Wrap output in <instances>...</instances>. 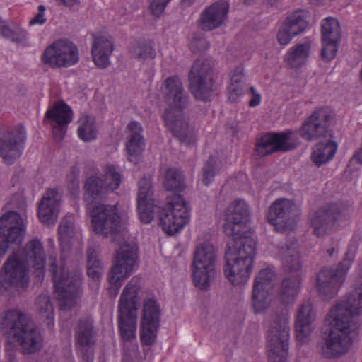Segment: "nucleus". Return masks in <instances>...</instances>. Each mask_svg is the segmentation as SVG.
<instances>
[{"label": "nucleus", "mask_w": 362, "mask_h": 362, "mask_svg": "<svg viewBox=\"0 0 362 362\" xmlns=\"http://www.w3.org/2000/svg\"><path fill=\"white\" fill-rule=\"evenodd\" d=\"M249 216L248 204L241 199L231 203L225 212L224 232L231 239L225 252L223 273L234 286L247 282L256 255V241L247 225Z\"/></svg>", "instance_id": "obj_1"}, {"label": "nucleus", "mask_w": 362, "mask_h": 362, "mask_svg": "<svg viewBox=\"0 0 362 362\" xmlns=\"http://www.w3.org/2000/svg\"><path fill=\"white\" fill-rule=\"evenodd\" d=\"M276 256L291 272L296 273L292 278L282 281L279 291V313L270 323L267 330V353L269 362H286L288 354L289 313L287 306L292 304L300 292L302 266L296 240L285 245L278 246Z\"/></svg>", "instance_id": "obj_2"}, {"label": "nucleus", "mask_w": 362, "mask_h": 362, "mask_svg": "<svg viewBox=\"0 0 362 362\" xmlns=\"http://www.w3.org/2000/svg\"><path fill=\"white\" fill-rule=\"evenodd\" d=\"M58 236L62 246L59 258L50 255L48 259V272L54 283V292L62 310H69L76 305L80 295L81 273L79 270H69L66 252L74 243H80L81 232L74 225L72 215L66 216L58 226Z\"/></svg>", "instance_id": "obj_3"}, {"label": "nucleus", "mask_w": 362, "mask_h": 362, "mask_svg": "<svg viewBox=\"0 0 362 362\" xmlns=\"http://www.w3.org/2000/svg\"><path fill=\"white\" fill-rule=\"evenodd\" d=\"M45 253L38 238L28 241L22 249L12 252L0 269V290L8 292L27 289L30 283V267L35 269L38 281L45 273Z\"/></svg>", "instance_id": "obj_4"}, {"label": "nucleus", "mask_w": 362, "mask_h": 362, "mask_svg": "<svg viewBox=\"0 0 362 362\" xmlns=\"http://www.w3.org/2000/svg\"><path fill=\"white\" fill-rule=\"evenodd\" d=\"M160 91L168 106L163 114L166 127L182 144H193L196 141L195 132L182 113L187 106L188 96L184 91L180 78L177 76L168 77L163 82Z\"/></svg>", "instance_id": "obj_5"}, {"label": "nucleus", "mask_w": 362, "mask_h": 362, "mask_svg": "<svg viewBox=\"0 0 362 362\" xmlns=\"http://www.w3.org/2000/svg\"><path fill=\"white\" fill-rule=\"evenodd\" d=\"M108 193L100 175L87 178L84 185V201L91 218L93 230L105 237L117 233L122 228V220L118 213L117 204L110 205L94 202L106 199Z\"/></svg>", "instance_id": "obj_6"}, {"label": "nucleus", "mask_w": 362, "mask_h": 362, "mask_svg": "<svg viewBox=\"0 0 362 362\" xmlns=\"http://www.w3.org/2000/svg\"><path fill=\"white\" fill-rule=\"evenodd\" d=\"M326 320L331 328L324 333L322 340L317 345V350L325 358H337L349 352L357 328L347 321L340 322L328 316Z\"/></svg>", "instance_id": "obj_7"}, {"label": "nucleus", "mask_w": 362, "mask_h": 362, "mask_svg": "<svg viewBox=\"0 0 362 362\" xmlns=\"http://www.w3.org/2000/svg\"><path fill=\"white\" fill-rule=\"evenodd\" d=\"M2 325L8 329L9 336L20 344L24 354H32L41 348L42 338L40 332L25 314L16 310H8L3 319Z\"/></svg>", "instance_id": "obj_8"}, {"label": "nucleus", "mask_w": 362, "mask_h": 362, "mask_svg": "<svg viewBox=\"0 0 362 362\" xmlns=\"http://www.w3.org/2000/svg\"><path fill=\"white\" fill-rule=\"evenodd\" d=\"M356 254V247L350 246L336 270L323 268L320 271L316 277V288L320 296L330 298L337 295L355 259Z\"/></svg>", "instance_id": "obj_9"}, {"label": "nucleus", "mask_w": 362, "mask_h": 362, "mask_svg": "<svg viewBox=\"0 0 362 362\" xmlns=\"http://www.w3.org/2000/svg\"><path fill=\"white\" fill-rule=\"evenodd\" d=\"M275 273L272 268H265L258 273L255 279L252 295V306L255 313H263L269 309L274 313L270 320L267 322L268 330L270 323L279 313L281 307L276 300H274L271 291L274 286Z\"/></svg>", "instance_id": "obj_10"}, {"label": "nucleus", "mask_w": 362, "mask_h": 362, "mask_svg": "<svg viewBox=\"0 0 362 362\" xmlns=\"http://www.w3.org/2000/svg\"><path fill=\"white\" fill-rule=\"evenodd\" d=\"M216 252L209 243L197 246L193 258L192 277L196 287L206 290L216 276Z\"/></svg>", "instance_id": "obj_11"}, {"label": "nucleus", "mask_w": 362, "mask_h": 362, "mask_svg": "<svg viewBox=\"0 0 362 362\" xmlns=\"http://www.w3.org/2000/svg\"><path fill=\"white\" fill-rule=\"evenodd\" d=\"M138 254L135 245L122 244L116 251L113 265L108 274L109 292L116 296L123 281L137 268Z\"/></svg>", "instance_id": "obj_12"}, {"label": "nucleus", "mask_w": 362, "mask_h": 362, "mask_svg": "<svg viewBox=\"0 0 362 362\" xmlns=\"http://www.w3.org/2000/svg\"><path fill=\"white\" fill-rule=\"evenodd\" d=\"M190 220V207L180 194L168 198L159 214V224L167 234L173 235L181 231Z\"/></svg>", "instance_id": "obj_13"}, {"label": "nucleus", "mask_w": 362, "mask_h": 362, "mask_svg": "<svg viewBox=\"0 0 362 362\" xmlns=\"http://www.w3.org/2000/svg\"><path fill=\"white\" fill-rule=\"evenodd\" d=\"M346 298L332 308L328 317L340 322H349L357 328L355 318L362 315V274L356 276Z\"/></svg>", "instance_id": "obj_14"}, {"label": "nucleus", "mask_w": 362, "mask_h": 362, "mask_svg": "<svg viewBox=\"0 0 362 362\" xmlns=\"http://www.w3.org/2000/svg\"><path fill=\"white\" fill-rule=\"evenodd\" d=\"M189 90L197 100L205 101L210 98L214 78L211 62L206 59H197L189 73Z\"/></svg>", "instance_id": "obj_15"}, {"label": "nucleus", "mask_w": 362, "mask_h": 362, "mask_svg": "<svg viewBox=\"0 0 362 362\" xmlns=\"http://www.w3.org/2000/svg\"><path fill=\"white\" fill-rule=\"evenodd\" d=\"M160 321V307L153 296L145 297L141 304L140 340L143 346L153 345L157 339Z\"/></svg>", "instance_id": "obj_16"}, {"label": "nucleus", "mask_w": 362, "mask_h": 362, "mask_svg": "<svg viewBox=\"0 0 362 362\" xmlns=\"http://www.w3.org/2000/svg\"><path fill=\"white\" fill-rule=\"evenodd\" d=\"M79 54L77 47L67 40H59L44 50L41 61L50 68H66L78 63Z\"/></svg>", "instance_id": "obj_17"}, {"label": "nucleus", "mask_w": 362, "mask_h": 362, "mask_svg": "<svg viewBox=\"0 0 362 362\" xmlns=\"http://www.w3.org/2000/svg\"><path fill=\"white\" fill-rule=\"evenodd\" d=\"M298 216V209L293 201L280 198L271 204L267 218L276 231L283 233L295 229Z\"/></svg>", "instance_id": "obj_18"}, {"label": "nucleus", "mask_w": 362, "mask_h": 362, "mask_svg": "<svg viewBox=\"0 0 362 362\" xmlns=\"http://www.w3.org/2000/svg\"><path fill=\"white\" fill-rule=\"evenodd\" d=\"M25 227L19 214L8 211L0 218V256H4L11 244L22 243Z\"/></svg>", "instance_id": "obj_19"}, {"label": "nucleus", "mask_w": 362, "mask_h": 362, "mask_svg": "<svg viewBox=\"0 0 362 362\" xmlns=\"http://www.w3.org/2000/svg\"><path fill=\"white\" fill-rule=\"evenodd\" d=\"M351 208L342 204H333L317 210L310 216L313 231L317 236H322L334 227L335 223L348 218Z\"/></svg>", "instance_id": "obj_20"}, {"label": "nucleus", "mask_w": 362, "mask_h": 362, "mask_svg": "<svg viewBox=\"0 0 362 362\" xmlns=\"http://www.w3.org/2000/svg\"><path fill=\"white\" fill-rule=\"evenodd\" d=\"M298 144L299 139L295 132L268 133L257 141L255 151L258 156L263 157L274 152L294 149Z\"/></svg>", "instance_id": "obj_21"}, {"label": "nucleus", "mask_w": 362, "mask_h": 362, "mask_svg": "<svg viewBox=\"0 0 362 362\" xmlns=\"http://www.w3.org/2000/svg\"><path fill=\"white\" fill-rule=\"evenodd\" d=\"M25 131L21 126L15 127L0 134V157L6 165L13 164L24 149Z\"/></svg>", "instance_id": "obj_22"}, {"label": "nucleus", "mask_w": 362, "mask_h": 362, "mask_svg": "<svg viewBox=\"0 0 362 362\" xmlns=\"http://www.w3.org/2000/svg\"><path fill=\"white\" fill-rule=\"evenodd\" d=\"M332 114L328 107L315 110L303 123L299 134L303 139L310 141L329 136V127Z\"/></svg>", "instance_id": "obj_23"}, {"label": "nucleus", "mask_w": 362, "mask_h": 362, "mask_svg": "<svg viewBox=\"0 0 362 362\" xmlns=\"http://www.w3.org/2000/svg\"><path fill=\"white\" fill-rule=\"evenodd\" d=\"M96 332L93 320L86 317L81 319L75 330V346L78 356L85 362H93Z\"/></svg>", "instance_id": "obj_24"}, {"label": "nucleus", "mask_w": 362, "mask_h": 362, "mask_svg": "<svg viewBox=\"0 0 362 362\" xmlns=\"http://www.w3.org/2000/svg\"><path fill=\"white\" fill-rule=\"evenodd\" d=\"M137 197V211L140 221L145 224L150 223L155 215L161 212L162 206L151 198V179L150 175H144L139 181Z\"/></svg>", "instance_id": "obj_25"}, {"label": "nucleus", "mask_w": 362, "mask_h": 362, "mask_svg": "<svg viewBox=\"0 0 362 362\" xmlns=\"http://www.w3.org/2000/svg\"><path fill=\"white\" fill-rule=\"evenodd\" d=\"M307 12L297 10L282 21L276 33V40L281 46H287L293 38L303 33L308 26Z\"/></svg>", "instance_id": "obj_26"}, {"label": "nucleus", "mask_w": 362, "mask_h": 362, "mask_svg": "<svg viewBox=\"0 0 362 362\" xmlns=\"http://www.w3.org/2000/svg\"><path fill=\"white\" fill-rule=\"evenodd\" d=\"M321 30V55L325 61L329 62L335 57L337 52L338 42L341 37L339 23L334 18H325L322 21Z\"/></svg>", "instance_id": "obj_27"}, {"label": "nucleus", "mask_w": 362, "mask_h": 362, "mask_svg": "<svg viewBox=\"0 0 362 362\" xmlns=\"http://www.w3.org/2000/svg\"><path fill=\"white\" fill-rule=\"evenodd\" d=\"M72 120V110L64 103H57L48 109L45 122L52 127V134L57 141H61L66 132L67 125Z\"/></svg>", "instance_id": "obj_28"}, {"label": "nucleus", "mask_w": 362, "mask_h": 362, "mask_svg": "<svg viewBox=\"0 0 362 362\" xmlns=\"http://www.w3.org/2000/svg\"><path fill=\"white\" fill-rule=\"evenodd\" d=\"M118 329L123 341V350L126 354H136L139 346L136 342L137 314L133 310L132 314L119 313Z\"/></svg>", "instance_id": "obj_29"}, {"label": "nucleus", "mask_w": 362, "mask_h": 362, "mask_svg": "<svg viewBox=\"0 0 362 362\" xmlns=\"http://www.w3.org/2000/svg\"><path fill=\"white\" fill-rule=\"evenodd\" d=\"M61 194L57 189H47L38 204L37 216L45 225H54L59 213Z\"/></svg>", "instance_id": "obj_30"}, {"label": "nucleus", "mask_w": 362, "mask_h": 362, "mask_svg": "<svg viewBox=\"0 0 362 362\" xmlns=\"http://www.w3.org/2000/svg\"><path fill=\"white\" fill-rule=\"evenodd\" d=\"M229 5L225 1H217L204 8L199 19V28L210 31L222 26L228 18Z\"/></svg>", "instance_id": "obj_31"}, {"label": "nucleus", "mask_w": 362, "mask_h": 362, "mask_svg": "<svg viewBox=\"0 0 362 362\" xmlns=\"http://www.w3.org/2000/svg\"><path fill=\"white\" fill-rule=\"evenodd\" d=\"M316 320V312L310 300L303 301L298 308L295 320L296 338L304 341L310 336Z\"/></svg>", "instance_id": "obj_32"}, {"label": "nucleus", "mask_w": 362, "mask_h": 362, "mask_svg": "<svg viewBox=\"0 0 362 362\" xmlns=\"http://www.w3.org/2000/svg\"><path fill=\"white\" fill-rule=\"evenodd\" d=\"M141 290L140 279L134 276L124 288L119 298L118 309L119 313L137 314V303Z\"/></svg>", "instance_id": "obj_33"}, {"label": "nucleus", "mask_w": 362, "mask_h": 362, "mask_svg": "<svg viewBox=\"0 0 362 362\" xmlns=\"http://www.w3.org/2000/svg\"><path fill=\"white\" fill-rule=\"evenodd\" d=\"M129 133V139L126 144V149L128 153V160L136 163L139 155L144 149V141L142 136L143 128L141 124L136 121H132L127 125Z\"/></svg>", "instance_id": "obj_34"}, {"label": "nucleus", "mask_w": 362, "mask_h": 362, "mask_svg": "<svg viewBox=\"0 0 362 362\" xmlns=\"http://www.w3.org/2000/svg\"><path fill=\"white\" fill-rule=\"evenodd\" d=\"M311 41L305 40L291 47L286 52L284 60L291 69H300L306 64L311 52Z\"/></svg>", "instance_id": "obj_35"}, {"label": "nucleus", "mask_w": 362, "mask_h": 362, "mask_svg": "<svg viewBox=\"0 0 362 362\" xmlns=\"http://www.w3.org/2000/svg\"><path fill=\"white\" fill-rule=\"evenodd\" d=\"M113 51V43L111 38L105 36L95 37L91 54L95 66L100 69H105L110 64V56Z\"/></svg>", "instance_id": "obj_36"}, {"label": "nucleus", "mask_w": 362, "mask_h": 362, "mask_svg": "<svg viewBox=\"0 0 362 362\" xmlns=\"http://www.w3.org/2000/svg\"><path fill=\"white\" fill-rule=\"evenodd\" d=\"M245 78L242 65L235 67L231 74L230 83L227 86V94L231 102H235L244 93Z\"/></svg>", "instance_id": "obj_37"}, {"label": "nucleus", "mask_w": 362, "mask_h": 362, "mask_svg": "<svg viewBox=\"0 0 362 362\" xmlns=\"http://www.w3.org/2000/svg\"><path fill=\"white\" fill-rule=\"evenodd\" d=\"M103 273V268L98 259V252L93 247H89L87 250V274L91 279L90 286L92 289H98Z\"/></svg>", "instance_id": "obj_38"}, {"label": "nucleus", "mask_w": 362, "mask_h": 362, "mask_svg": "<svg viewBox=\"0 0 362 362\" xmlns=\"http://www.w3.org/2000/svg\"><path fill=\"white\" fill-rule=\"evenodd\" d=\"M337 151V145L334 141H329L326 143H319L313 148L312 160L317 166H320L330 161Z\"/></svg>", "instance_id": "obj_39"}, {"label": "nucleus", "mask_w": 362, "mask_h": 362, "mask_svg": "<svg viewBox=\"0 0 362 362\" xmlns=\"http://www.w3.org/2000/svg\"><path fill=\"white\" fill-rule=\"evenodd\" d=\"M78 137L84 142H91L97 139L98 129L95 119L91 116H84L78 122Z\"/></svg>", "instance_id": "obj_40"}, {"label": "nucleus", "mask_w": 362, "mask_h": 362, "mask_svg": "<svg viewBox=\"0 0 362 362\" xmlns=\"http://www.w3.org/2000/svg\"><path fill=\"white\" fill-rule=\"evenodd\" d=\"M100 176L108 194L114 192L121 185V175L116 170L115 167L111 164H107L103 167V173Z\"/></svg>", "instance_id": "obj_41"}, {"label": "nucleus", "mask_w": 362, "mask_h": 362, "mask_svg": "<svg viewBox=\"0 0 362 362\" xmlns=\"http://www.w3.org/2000/svg\"><path fill=\"white\" fill-rule=\"evenodd\" d=\"M163 186L168 191H181L184 188V178L182 172L175 168L168 169L165 174Z\"/></svg>", "instance_id": "obj_42"}, {"label": "nucleus", "mask_w": 362, "mask_h": 362, "mask_svg": "<svg viewBox=\"0 0 362 362\" xmlns=\"http://www.w3.org/2000/svg\"><path fill=\"white\" fill-rule=\"evenodd\" d=\"M40 315L47 321L49 326L54 325V309L50 298L47 293L39 295L35 302Z\"/></svg>", "instance_id": "obj_43"}, {"label": "nucleus", "mask_w": 362, "mask_h": 362, "mask_svg": "<svg viewBox=\"0 0 362 362\" xmlns=\"http://www.w3.org/2000/svg\"><path fill=\"white\" fill-rule=\"evenodd\" d=\"M219 170L220 169L217 163V158L215 156H211L203 168V184L205 185H209L212 181L214 177L218 173Z\"/></svg>", "instance_id": "obj_44"}, {"label": "nucleus", "mask_w": 362, "mask_h": 362, "mask_svg": "<svg viewBox=\"0 0 362 362\" xmlns=\"http://www.w3.org/2000/svg\"><path fill=\"white\" fill-rule=\"evenodd\" d=\"M134 54L139 59L143 61L153 60L156 56L151 42L139 44L134 49Z\"/></svg>", "instance_id": "obj_45"}, {"label": "nucleus", "mask_w": 362, "mask_h": 362, "mask_svg": "<svg viewBox=\"0 0 362 362\" xmlns=\"http://www.w3.org/2000/svg\"><path fill=\"white\" fill-rule=\"evenodd\" d=\"M7 39L23 46L27 45L28 43V35L27 32L20 28L12 29V33Z\"/></svg>", "instance_id": "obj_46"}, {"label": "nucleus", "mask_w": 362, "mask_h": 362, "mask_svg": "<svg viewBox=\"0 0 362 362\" xmlns=\"http://www.w3.org/2000/svg\"><path fill=\"white\" fill-rule=\"evenodd\" d=\"M170 1L171 0H152L150 5L152 14L156 17L160 16Z\"/></svg>", "instance_id": "obj_47"}, {"label": "nucleus", "mask_w": 362, "mask_h": 362, "mask_svg": "<svg viewBox=\"0 0 362 362\" xmlns=\"http://www.w3.org/2000/svg\"><path fill=\"white\" fill-rule=\"evenodd\" d=\"M46 8L43 5H39L37 7V13L29 21L30 26L42 25L46 22L45 18Z\"/></svg>", "instance_id": "obj_48"}, {"label": "nucleus", "mask_w": 362, "mask_h": 362, "mask_svg": "<svg viewBox=\"0 0 362 362\" xmlns=\"http://www.w3.org/2000/svg\"><path fill=\"white\" fill-rule=\"evenodd\" d=\"M208 47L209 42L204 37H194L190 43V48L193 52H202Z\"/></svg>", "instance_id": "obj_49"}, {"label": "nucleus", "mask_w": 362, "mask_h": 362, "mask_svg": "<svg viewBox=\"0 0 362 362\" xmlns=\"http://www.w3.org/2000/svg\"><path fill=\"white\" fill-rule=\"evenodd\" d=\"M337 248V241L330 239L327 243H325L322 245V251L326 253L329 257H331Z\"/></svg>", "instance_id": "obj_50"}, {"label": "nucleus", "mask_w": 362, "mask_h": 362, "mask_svg": "<svg viewBox=\"0 0 362 362\" xmlns=\"http://www.w3.org/2000/svg\"><path fill=\"white\" fill-rule=\"evenodd\" d=\"M250 93L251 94L252 98L249 101V106L251 107H255L259 105L262 100L261 95L257 92V90L253 86H251L250 88Z\"/></svg>", "instance_id": "obj_51"}, {"label": "nucleus", "mask_w": 362, "mask_h": 362, "mask_svg": "<svg viewBox=\"0 0 362 362\" xmlns=\"http://www.w3.org/2000/svg\"><path fill=\"white\" fill-rule=\"evenodd\" d=\"M11 33L12 29L0 18V37L7 39Z\"/></svg>", "instance_id": "obj_52"}, {"label": "nucleus", "mask_w": 362, "mask_h": 362, "mask_svg": "<svg viewBox=\"0 0 362 362\" xmlns=\"http://www.w3.org/2000/svg\"><path fill=\"white\" fill-rule=\"evenodd\" d=\"M79 170L76 167L71 168V185L74 188L78 189Z\"/></svg>", "instance_id": "obj_53"}, {"label": "nucleus", "mask_w": 362, "mask_h": 362, "mask_svg": "<svg viewBox=\"0 0 362 362\" xmlns=\"http://www.w3.org/2000/svg\"><path fill=\"white\" fill-rule=\"evenodd\" d=\"M60 1L67 6H71L77 4L79 2V0H60Z\"/></svg>", "instance_id": "obj_54"}, {"label": "nucleus", "mask_w": 362, "mask_h": 362, "mask_svg": "<svg viewBox=\"0 0 362 362\" xmlns=\"http://www.w3.org/2000/svg\"><path fill=\"white\" fill-rule=\"evenodd\" d=\"M326 0H310V3L314 5H321L325 2Z\"/></svg>", "instance_id": "obj_55"}, {"label": "nucleus", "mask_w": 362, "mask_h": 362, "mask_svg": "<svg viewBox=\"0 0 362 362\" xmlns=\"http://www.w3.org/2000/svg\"><path fill=\"white\" fill-rule=\"evenodd\" d=\"M245 4H251L250 0H245Z\"/></svg>", "instance_id": "obj_56"}, {"label": "nucleus", "mask_w": 362, "mask_h": 362, "mask_svg": "<svg viewBox=\"0 0 362 362\" xmlns=\"http://www.w3.org/2000/svg\"><path fill=\"white\" fill-rule=\"evenodd\" d=\"M272 3V2H276L277 0H269Z\"/></svg>", "instance_id": "obj_57"}]
</instances>
